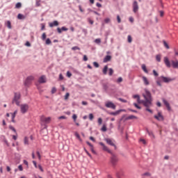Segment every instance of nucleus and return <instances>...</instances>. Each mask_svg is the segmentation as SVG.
Instances as JSON below:
<instances>
[{"mask_svg":"<svg viewBox=\"0 0 178 178\" xmlns=\"http://www.w3.org/2000/svg\"><path fill=\"white\" fill-rule=\"evenodd\" d=\"M20 98H22V95H20V92H15L12 104L15 103L17 106H20V102L19 101Z\"/></svg>","mask_w":178,"mask_h":178,"instance_id":"f257e3e1","label":"nucleus"},{"mask_svg":"<svg viewBox=\"0 0 178 178\" xmlns=\"http://www.w3.org/2000/svg\"><path fill=\"white\" fill-rule=\"evenodd\" d=\"M145 94H143V97L145 100L149 99L150 101H152V95H151V92L148 90V89H145Z\"/></svg>","mask_w":178,"mask_h":178,"instance_id":"f03ea898","label":"nucleus"},{"mask_svg":"<svg viewBox=\"0 0 178 178\" xmlns=\"http://www.w3.org/2000/svg\"><path fill=\"white\" fill-rule=\"evenodd\" d=\"M33 80H34V76H28L24 82L25 87H30V85L31 84Z\"/></svg>","mask_w":178,"mask_h":178,"instance_id":"7ed1b4c3","label":"nucleus"},{"mask_svg":"<svg viewBox=\"0 0 178 178\" xmlns=\"http://www.w3.org/2000/svg\"><path fill=\"white\" fill-rule=\"evenodd\" d=\"M21 113H26L27 111H29V104H24L20 105Z\"/></svg>","mask_w":178,"mask_h":178,"instance_id":"20e7f679","label":"nucleus"},{"mask_svg":"<svg viewBox=\"0 0 178 178\" xmlns=\"http://www.w3.org/2000/svg\"><path fill=\"white\" fill-rule=\"evenodd\" d=\"M142 104L145 106V108H149L152 105V100L146 99V100H142Z\"/></svg>","mask_w":178,"mask_h":178,"instance_id":"39448f33","label":"nucleus"},{"mask_svg":"<svg viewBox=\"0 0 178 178\" xmlns=\"http://www.w3.org/2000/svg\"><path fill=\"white\" fill-rule=\"evenodd\" d=\"M120 112H126L125 109H120L115 112H109L107 111L108 115H111V116H118L120 113Z\"/></svg>","mask_w":178,"mask_h":178,"instance_id":"423d86ee","label":"nucleus"},{"mask_svg":"<svg viewBox=\"0 0 178 178\" xmlns=\"http://www.w3.org/2000/svg\"><path fill=\"white\" fill-rule=\"evenodd\" d=\"M154 119H156V120H159V122H163L165 120V118H163V115H162V113L159 112L158 115L154 116Z\"/></svg>","mask_w":178,"mask_h":178,"instance_id":"0eeeda50","label":"nucleus"},{"mask_svg":"<svg viewBox=\"0 0 178 178\" xmlns=\"http://www.w3.org/2000/svg\"><path fill=\"white\" fill-rule=\"evenodd\" d=\"M132 8H133V12L134 13H137L138 12V3L137 1H134L133 4H132Z\"/></svg>","mask_w":178,"mask_h":178,"instance_id":"6e6552de","label":"nucleus"},{"mask_svg":"<svg viewBox=\"0 0 178 178\" xmlns=\"http://www.w3.org/2000/svg\"><path fill=\"white\" fill-rule=\"evenodd\" d=\"M118 156L115 154H112V156L111 157V162L113 166H115L116 163H118Z\"/></svg>","mask_w":178,"mask_h":178,"instance_id":"1a4fd4ad","label":"nucleus"},{"mask_svg":"<svg viewBox=\"0 0 178 178\" xmlns=\"http://www.w3.org/2000/svg\"><path fill=\"white\" fill-rule=\"evenodd\" d=\"M106 108H110L111 109H116V105H115V104H113L112 102H107L106 103Z\"/></svg>","mask_w":178,"mask_h":178,"instance_id":"9d476101","label":"nucleus"},{"mask_svg":"<svg viewBox=\"0 0 178 178\" xmlns=\"http://www.w3.org/2000/svg\"><path fill=\"white\" fill-rule=\"evenodd\" d=\"M38 83H40V84L47 83V76H45V75H42L38 79Z\"/></svg>","mask_w":178,"mask_h":178,"instance_id":"9b49d317","label":"nucleus"},{"mask_svg":"<svg viewBox=\"0 0 178 178\" xmlns=\"http://www.w3.org/2000/svg\"><path fill=\"white\" fill-rule=\"evenodd\" d=\"M160 79H161V81L163 83H170V81H172V80H173L172 79L168 78V77L164 76H160Z\"/></svg>","mask_w":178,"mask_h":178,"instance_id":"f8f14e48","label":"nucleus"},{"mask_svg":"<svg viewBox=\"0 0 178 178\" xmlns=\"http://www.w3.org/2000/svg\"><path fill=\"white\" fill-rule=\"evenodd\" d=\"M105 141L106 142L108 145H111V147H114L115 149H116V145L113 143V141L111 140V138H105Z\"/></svg>","mask_w":178,"mask_h":178,"instance_id":"ddd939ff","label":"nucleus"},{"mask_svg":"<svg viewBox=\"0 0 178 178\" xmlns=\"http://www.w3.org/2000/svg\"><path fill=\"white\" fill-rule=\"evenodd\" d=\"M164 63L166 66V67H171L172 65L170 64V61L169 60V58L168 57H164Z\"/></svg>","mask_w":178,"mask_h":178,"instance_id":"4468645a","label":"nucleus"},{"mask_svg":"<svg viewBox=\"0 0 178 178\" xmlns=\"http://www.w3.org/2000/svg\"><path fill=\"white\" fill-rule=\"evenodd\" d=\"M49 27H55V26H59V22H58L57 20H54L53 22H50L49 24Z\"/></svg>","mask_w":178,"mask_h":178,"instance_id":"2eb2a0df","label":"nucleus"},{"mask_svg":"<svg viewBox=\"0 0 178 178\" xmlns=\"http://www.w3.org/2000/svg\"><path fill=\"white\" fill-rule=\"evenodd\" d=\"M163 102L164 105L166 106L168 111H172V108H170V104H169V102H167L166 99H163Z\"/></svg>","mask_w":178,"mask_h":178,"instance_id":"dca6fc26","label":"nucleus"},{"mask_svg":"<svg viewBox=\"0 0 178 178\" xmlns=\"http://www.w3.org/2000/svg\"><path fill=\"white\" fill-rule=\"evenodd\" d=\"M171 63H172V66L173 67V69H178V60H171Z\"/></svg>","mask_w":178,"mask_h":178,"instance_id":"f3484780","label":"nucleus"},{"mask_svg":"<svg viewBox=\"0 0 178 178\" xmlns=\"http://www.w3.org/2000/svg\"><path fill=\"white\" fill-rule=\"evenodd\" d=\"M133 119H137V116H136V115H129L128 117H126L124 120V122H126L127 120H131Z\"/></svg>","mask_w":178,"mask_h":178,"instance_id":"a211bd4d","label":"nucleus"},{"mask_svg":"<svg viewBox=\"0 0 178 178\" xmlns=\"http://www.w3.org/2000/svg\"><path fill=\"white\" fill-rule=\"evenodd\" d=\"M146 131L149 137H151L152 138H155V135H154V132H152V131H149L148 128H146Z\"/></svg>","mask_w":178,"mask_h":178,"instance_id":"6ab92c4d","label":"nucleus"},{"mask_svg":"<svg viewBox=\"0 0 178 178\" xmlns=\"http://www.w3.org/2000/svg\"><path fill=\"white\" fill-rule=\"evenodd\" d=\"M1 140H3V143H4L6 144V145H7V147H9V143L8 142L6 137H5V136L2 135L1 136Z\"/></svg>","mask_w":178,"mask_h":178,"instance_id":"aec40b11","label":"nucleus"},{"mask_svg":"<svg viewBox=\"0 0 178 178\" xmlns=\"http://www.w3.org/2000/svg\"><path fill=\"white\" fill-rule=\"evenodd\" d=\"M142 79L145 86H149V81H148L146 76H143Z\"/></svg>","mask_w":178,"mask_h":178,"instance_id":"412c9836","label":"nucleus"},{"mask_svg":"<svg viewBox=\"0 0 178 178\" xmlns=\"http://www.w3.org/2000/svg\"><path fill=\"white\" fill-rule=\"evenodd\" d=\"M111 59H112V56L107 55L106 56V57L104 58L103 62L104 63H106V62H109V60H111Z\"/></svg>","mask_w":178,"mask_h":178,"instance_id":"4be33fe9","label":"nucleus"},{"mask_svg":"<svg viewBox=\"0 0 178 178\" xmlns=\"http://www.w3.org/2000/svg\"><path fill=\"white\" fill-rule=\"evenodd\" d=\"M99 145H101L102 147H103V149H104V151H108V152H110L109 149H108V147H106V146L105 145V144H104V143L100 142V143H99Z\"/></svg>","mask_w":178,"mask_h":178,"instance_id":"5701e85b","label":"nucleus"},{"mask_svg":"<svg viewBox=\"0 0 178 178\" xmlns=\"http://www.w3.org/2000/svg\"><path fill=\"white\" fill-rule=\"evenodd\" d=\"M156 83L157 86H159V87H162V83H162V79H161V76H159L157 79Z\"/></svg>","mask_w":178,"mask_h":178,"instance_id":"b1692460","label":"nucleus"},{"mask_svg":"<svg viewBox=\"0 0 178 178\" xmlns=\"http://www.w3.org/2000/svg\"><path fill=\"white\" fill-rule=\"evenodd\" d=\"M5 25L8 27V29H9L10 30L12 29V23L10 22V21H6L5 22Z\"/></svg>","mask_w":178,"mask_h":178,"instance_id":"393cba45","label":"nucleus"},{"mask_svg":"<svg viewBox=\"0 0 178 178\" xmlns=\"http://www.w3.org/2000/svg\"><path fill=\"white\" fill-rule=\"evenodd\" d=\"M17 19H19V20H24V19H26V16L19 13L17 15Z\"/></svg>","mask_w":178,"mask_h":178,"instance_id":"a878e982","label":"nucleus"},{"mask_svg":"<svg viewBox=\"0 0 178 178\" xmlns=\"http://www.w3.org/2000/svg\"><path fill=\"white\" fill-rule=\"evenodd\" d=\"M103 74L106 75L108 74V65H105L103 68Z\"/></svg>","mask_w":178,"mask_h":178,"instance_id":"bb28decb","label":"nucleus"},{"mask_svg":"<svg viewBox=\"0 0 178 178\" xmlns=\"http://www.w3.org/2000/svg\"><path fill=\"white\" fill-rule=\"evenodd\" d=\"M41 120H43L45 123H49V122H51V117L44 118L43 120L41 118Z\"/></svg>","mask_w":178,"mask_h":178,"instance_id":"cd10ccee","label":"nucleus"},{"mask_svg":"<svg viewBox=\"0 0 178 178\" xmlns=\"http://www.w3.org/2000/svg\"><path fill=\"white\" fill-rule=\"evenodd\" d=\"M142 70L145 73H148V70H147V66H145V64L142 65Z\"/></svg>","mask_w":178,"mask_h":178,"instance_id":"c85d7f7f","label":"nucleus"},{"mask_svg":"<svg viewBox=\"0 0 178 178\" xmlns=\"http://www.w3.org/2000/svg\"><path fill=\"white\" fill-rule=\"evenodd\" d=\"M75 136L76 137V138H78V140H79L81 143H83V140L81 139V138H80V134H79V133L76 132Z\"/></svg>","mask_w":178,"mask_h":178,"instance_id":"c756f323","label":"nucleus"},{"mask_svg":"<svg viewBox=\"0 0 178 178\" xmlns=\"http://www.w3.org/2000/svg\"><path fill=\"white\" fill-rule=\"evenodd\" d=\"M24 143L25 145H29V138L27 136L24 137Z\"/></svg>","mask_w":178,"mask_h":178,"instance_id":"7c9ffc66","label":"nucleus"},{"mask_svg":"<svg viewBox=\"0 0 178 178\" xmlns=\"http://www.w3.org/2000/svg\"><path fill=\"white\" fill-rule=\"evenodd\" d=\"M15 8L16 9H20V8H22V3L20 2L17 3L15 5Z\"/></svg>","mask_w":178,"mask_h":178,"instance_id":"2f4dec72","label":"nucleus"},{"mask_svg":"<svg viewBox=\"0 0 178 178\" xmlns=\"http://www.w3.org/2000/svg\"><path fill=\"white\" fill-rule=\"evenodd\" d=\"M103 90H104V91H108V85L106 83H103Z\"/></svg>","mask_w":178,"mask_h":178,"instance_id":"473e14b6","label":"nucleus"},{"mask_svg":"<svg viewBox=\"0 0 178 178\" xmlns=\"http://www.w3.org/2000/svg\"><path fill=\"white\" fill-rule=\"evenodd\" d=\"M108 75L109 76H113V69H112V68L108 69Z\"/></svg>","mask_w":178,"mask_h":178,"instance_id":"72a5a7b5","label":"nucleus"},{"mask_svg":"<svg viewBox=\"0 0 178 178\" xmlns=\"http://www.w3.org/2000/svg\"><path fill=\"white\" fill-rule=\"evenodd\" d=\"M35 6L38 8V6H41V1L40 0H36Z\"/></svg>","mask_w":178,"mask_h":178,"instance_id":"f704fd0d","label":"nucleus"},{"mask_svg":"<svg viewBox=\"0 0 178 178\" xmlns=\"http://www.w3.org/2000/svg\"><path fill=\"white\" fill-rule=\"evenodd\" d=\"M85 152L87 154V155H88V156H90V158H92V156H91V154H90V152H88V150L87 149H86V147L83 148Z\"/></svg>","mask_w":178,"mask_h":178,"instance_id":"c9c22d12","label":"nucleus"},{"mask_svg":"<svg viewBox=\"0 0 178 178\" xmlns=\"http://www.w3.org/2000/svg\"><path fill=\"white\" fill-rule=\"evenodd\" d=\"M163 42L164 47H165L167 49H169L170 47H169V44H168V42H166V41H165V40H163Z\"/></svg>","mask_w":178,"mask_h":178,"instance_id":"e433bc0d","label":"nucleus"},{"mask_svg":"<svg viewBox=\"0 0 178 178\" xmlns=\"http://www.w3.org/2000/svg\"><path fill=\"white\" fill-rule=\"evenodd\" d=\"M127 41L129 44H131V42L133 41V38H131V35H128Z\"/></svg>","mask_w":178,"mask_h":178,"instance_id":"4c0bfd02","label":"nucleus"},{"mask_svg":"<svg viewBox=\"0 0 178 178\" xmlns=\"http://www.w3.org/2000/svg\"><path fill=\"white\" fill-rule=\"evenodd\" d=\"M50 44H52V42L51 41V39L47 38V39L46 40V44H47V45H50Z\"/></svg>","mask_w":178,"mask_h":178,"instance_id":"58836bf2","label":"nucleus"},{"mask_svg":"<svg viewBox=\"0 0 178 178\" xmlns=\"http://www.w3.org/2000/svg\"><path fill=\"white\" fill-rule=\"evenodd\" d=\"M72 51H77V50L80 51V47L75 46V47H72Z\"/></svg>","mask_w":178,"mask_h":178,"instance_id":"ea45409f","label":"nucleus"},{"mask_svg":"<svg viewBox=\"0 0 178 178\" xmlns=\"http://www.w3.org/2000/svg\"><path fill=\"white\" fill-rule=\"evenodd\" d=\"M11 115L13 118H16V115H17V110H15L14 113H11Z\"/></svg>","mask_w":178,"mask_h":178,"instance_id":"a19ab883","label":"nucleus"},{"mask_svg":"<svg viewBox=\"0 0 178 178\" xmlns=\"http://www.w3.org/2000/svg\"><path fill=\"white\" fill-rule=\"evenodd\" d=\"M46 39H47V34L45 33H43L42 35V40L43 41H45Z\"/></svg>","mask_w":178,"mask_h":178,"instance_id":"79ce46f5","label":"nucleus"},{"mask_svg":"<svg viewBox=\"0 0 178 178\" xmlns=\"http://www.w3.org/2000/svg\"><path fill=\"white\" fill-rule=\"evenodd\" d=\"M156 60L157 62H161V55H159V54L156 55Z\"/></svg>","mask_w":178,"mask_h":178,"instance_id":"37998d69","label":"nucleus"},{"mask_svg":"<svg viewBox=\"0 0 178 178\" xmlns=\"http://www.w3.org/2000/svg\"><path fill=\"white\" fill-rule=\"evenodd\" d=\"M9 129H10V130H12V131H14V133H16V129H15V127H13V126L10 125Z\"/></svg>","mask_w":178,"mask_h":178,"instance_id":"c03bdc74","label":"nucleus"},{"mask_svg":"<svg viewBox=\"0 0 178 178\" xmlns=\"http://www.w3.org/2000/svg\"><path fill=\"white\" fill-rule=\"evenodd\" d=\"M118 101H120L121 102H123L124 104H126L127 102V100L124 99L122 98H118Z\"/></svg>","mask_w":178,"mask_h":178,"instance_id":"a18cd8bd","label":"nucleus"},{"mask_svg":"<svg viewBox=\"0 0 178 178\" xmlns=\"http://www.w3.org/2000/svg\"><path fill=\"white\" fill-rule=\"evenodd\" d=\"M102 131H106V125L104 124L101 129Z\"/></svg>","mask_w":178,"mask_h":178,"instance_id":"49530a36","label":"nucleus"},{"mask_svg":"<svg viewBox=\"0 0 178 178\" xmlns=\"http://www.w3.org/2000/svg\"><path fill=\"white\" fill-rule=\"evenodd\" d=\"M97 122L99 126H101V124H102V118H98Z\"/></svg>","mask_w":178,"mask_h":178,"instance_id":"de8ad7c7","label":"nucleus"},{"mask_svg":"<svg viewBox=\"0 0 178 178\" xmlns=\"http://www.w3.org/2000/svg\"><path fill=\"white\" fill-rule=\"evenodd\" d=\"M95 42L96 44H101V39L100 38L95 39Z\"/></svg>","mask_w":178,"mask_h":178,"instance_id":"09e8293b","label":"nucleus"},{"mask_svg":"<svg viewBox=\"0 0 178 178\" xmlns=\"http://www.w3.org/2000/svg\"><path fill=\"white\" fill-rule=\"evenodd\" d=\"M93 66H95V67H99V64L97 62H93Z\"/></svg>","mask_w":178,"mask_h":178,"instance_id":"8fccbe9b","label":"nucleus"},{"mask_svg":"<svg viewBox=\"0 0 178 178\" xmlns=\"http://www.w3.org/2000/svg\"><path fill=\"white\" fill-rule=\"evenodd\" d=\"M134 106H135V108H137V109H141V106H138L137 103H134Z\"/></svg>","mask_w":178,"mask_h":178,"instance_id":"3c124183","label":"nucleus"},{"mask_svg":"<svg viewBox=\"0 0 178 178\" xmlns=\"http://www.w3.org/2000/svg\"><path fill=\"white\" fill-rule=\"evenodd\" d=\"M153 74L156 77H158V76H159V74H158V72H156V70H153Z\"/></svg>","mask_w":178,"mask_h":178,"instance_id":"603ef678","label":"nucleus"},{"mask_svg":"<svg viewBox=\"0 0 178 178\" xmlns=\"http://www.w3.org/2000/svg\"><path fill=\"white\" fill-rule=\"evenodd\" d=\"M86 144L89 145L90 148H94V145H92V144H91V143H90L89 141H86Z\"/></svg>","mask_w":178,"mask_h":178,"instance_id":"864d4df0","label":"nucleus"},{"mask_svg":"<svg viewBox=\"0 0 178 178\" xmlns=\"http://www.w3.org/2000/svg\"><path fill=\"white\" fill-rule=\"evenodd\" d=\"M89 119H90V120H92V119H94V114L90 113L89 114Z\"/></svg>","mask_w":178,"mask_h":178,"instance_id":"5fc2aeb1","label":"nucleus"},{"mask_svg":"<svg viewBox=\"0 0 178 178\" xmlns=\"http://www.w3.org/2000/svg\"><path fill=\"white\" fill-rule=\"evenodd\" d=\"M82 32L85 34V35H87V33H88L86 29H82Z\"/></svg>","mask_w":178,"mask_h":178,"instance_id":"6e6d98bb","label":"nucleus"},{"mask_svg":"<svg viewBox=\"0 0 178 178\" xmlns=\"http://www.w3.org/2000/svg\"><path fill=\"white\" fill-rule=\"evenodd\" d=\"M122 81H123V78H122V77H119L117 79V83H122Z\"/></svg>","mask_w":178,"mask_h":178,"instance_id":"4d7b16f0","label":"nucleus"},{"mask_svg":"<svg viewBox=\"0 0 178 178\" xmlns=\"http://www.w3.org/2000/svg\"><path fill=\"white\" fill-rule=\"evenodd\" d=\"M72 119H73L74 122H76V119H77V115L74 114V115H72Z\"/></svg>","mask_w":178,"mask_h":178,"instance_id":"13d9d810","label":"nucleus"},{"mask_svg":"<svg viewBox=\"0 0 178 178\" xmlns=\"http://www.w3.org/2000/svg\"><path fill=\"white\" fill-rule=\"evenodd\" d=\"M67 30H69V29L66 28L65 26H63L61 28V31H67Z\"/></svg>","mask_w":178,"mask_h":178,"instance_id":"bf43d9fd","label":"nucleus"},{"mask_svg":"<svg viewBox=\"0 0 178 178\" xmlns=\"http://www.w3.org/2000/svg\"><path fill=\"white\" fill-rule=\"evenodd\" d=\"M56 92V88L54 87L51 89V94H55Z\"/></svg>","mask_w":178,"mask_h":178,"instance_id":"052dcab7","label":"nucleus"},{"mask_svg":"<svg viewBox=\"0 0 178 178\" xmlns=\"http://www.w3.org/2000/svg\"><path fill=\"white\" fill-rule=\"evenodd\" d=\"M70 96V94L69 92H67L65 95V99H68Z\"/></svg>","mask_w":178,"mask_h":178,"instance_id":"680f3d73","label":"nucleus"},{"mask_svg":"<svg viewBox=\"0 0 178 178\" xmlns=\"http://www.w3.org/2000/svg\"><path fill=\"white\" fill-rule=\"evenodd\" d=\"M133 98L134 99H138L140 98V96L138 95H133Z\"/></svg>","mask_w":178,"mask_h":178,"instance_id":"e2e57ef3","label":"nucleus"},{"mask_svg":"<svg viewBox=\"0 0 178 178\" xmlns=\"http://www.w3.org/2000/svg\"><path fill=\"white\" fill-rule=\"evenodd\" d=\"M67 77H72V72H70V71L67 72Z\"/></svg>","mask_w":178,"mask_h":178,"instance_id":"0e129e2a","label":"nucleus"},{"mask_svg":"<svg viewBox=\"0 0 178 178\" xmlns=\"http://www.w3.org/2000/svg\"><path fill=\"white\" fill-rule=\"evenodd\" d=\"M117 20H118V23H121L122 19H120V16L117 15Z\"/></svg>","mask_w":178,"mask_h":178,"instance_id":"69168bd1","label":"nucleus"},{"mask_svg":"<svg viewBox=\"0 0 178 178\" xmlns=\"http://www.w3.org/2000/svg\"><path fill=\"white\" fill-rule=\"evenodd\" d=\"M109 22H111V19H109V18H106L104 19V22L106 23V24L109 23Z\"/></svg>","mask_w":178,"mask_h":178,"instance_id":"338daca9","label":"nucleus"},{"mask_svg":"<svg viewBox=\"0 0 178 178\" xmlns=\"http://www.w3.org/2000/svg\"><path fill=\"white\" fill-rule=\"evenodd\" d=\"M25 45L26 47H31V44L30 43V42L27 41L26 43H25Z\"/></svg>","mask_w":178,"mask_h":178,"instance_id":"774afa93","label":"nucleus"}]
</instances>
